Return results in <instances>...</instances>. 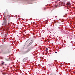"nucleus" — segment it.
Segmentation results:
<instances>
[{
	"mask_svg": "<svg viewBox=\"0 0 75 75\" xmlns=\"http://www.w3.org/2000/svg\"><path fill=\"white\" fill-rule=\"evenodd\" d=\"M23 62H25V61H26V60H25V59H24L23 60Z\"/></svg>",
	"mask_w": 75,
	"mask_h": 75,
	"instance_id": "4",
	"label": "nucleus"
},
{
	"mask_svg": "<svg viewBox=\"0 0 75 75\" xmlns=\"http://www.w3.org/2000/svg\"><path fill=\"white\" fill-rule=\"evenodd\" d=\"M55 53H56V54H57V52H55Z\"/></svg>",
	"mask_w": 75,
	"mask_h": 75,
	"instance_id": "11",
	"label": "nucleus"
},
{
	"mask_svg": "<svg viewBox=\"0 0 75 75\" xmlns=\"http://www.w3.org/2000/svg\"><path fill=\"white\" fill-rule=\"evenodd\" d=\"M29 51H30L29 50H28L26 51H25L23 52V54H27V53H28V52H29Z\"/></svg>",
	"mask_w": 75,
	"mask_h": 75,
	"instance_id": "2",
	"label": "nucleus"
},
{
	"mask_svg": "<svg viewBox=\"0 0 75 75\" xmlns=\"http://www.w3.org/2000/svg\"><path fill=\"white\" fill-rule=\"evenodd\" d=\"M67 4H68V5H70L69 3H68Z\"/></svg>",
	"mask_w": 75,
	"mask_h": 75,
	"instance_id": "9",
	"label": "nucleus"
},
{
	"mask_svg": "<svg viewBox=\"0 0 75 75\" xmlns=\"http://www.w3.org/2000/svg\"><path fill=\"white\" fill-rule=\"evenodd\" d=\"M4 62H3V63H2V65H4Z\"/></svg>",
	"mask_w": 75,
	"mask_h": 75,
	"instance_id": "7",
	"label": "nucleus"
},
{
	"mask_svg": "<svg viewBox=\"0 0 75 75\" xmlns=\"http://www.w3.org/2000/svg\"><path fill=\"white\" fill-rule=\"evenodd\" d=\"M4 21L3 23L2 24L3 26H4L5 25H8V23H7V19L4 18Z\"/></svg>",
	"mask_w": 75,
	"mask_h": 75,
	"instance_id": "1",
	"label": "nucleus"
},
{
	"mask_svg": "<svg viewBox=\"0 0 75 75\" xmlns=\"http://www.w3.org/2000/svg\"><path fill=\"white\" fill-rule=\"evenodd\" d=\"M61 5H62H62H63V6L64 5L62 4H62H61Z\"/></svg>",
	"mask_w": 75,
	"mask_h": 75,
	"instance_id": "8",
	"label": "nucleus"
},
{
	"mask_svg": "<svg viewBox=\"0 0 75 75\" xmlns=\"http://www.w3.org/2000/svg\"><path fill=\"white\" fill-rule=\"evenodd\" d=\"M47 50H46V51H47Z\"/></svg>",
	"mask_w": 75,
	"mask_h": 75,
	"instance_id": "12",
	"label": "nucleus"
},
{
	"mask_svg": "<svg viewBox=\"0 0 75 75\" xmlns=\"http://www.w3.org/2000/svg\"><path fill=\"white\" fill-rule=\"evenodd\" d=\"M46 50H48V49L47 48H46Z\"/></svg>",
	"mask_w": 75,
	"mask_h": 75,
	"instance_id": "10",
	"label": "nucleus"
},
{
	"mask_svg": "<svg viewBox=\"0 0 75 75\" xmlns=\"http://www.w3.org/2000/svg\"><path fill=\"white\" fill-rule=\"evenodd\" d=\"M26 60H27V59H28V57H26L24 58Z\"/></svg>",
	"mask_w": 75,
	"mask_h": 75,
	"instance_id": "5",
	"label": "nucleus"
},
{
	"mask_svg": "<svg viewBox=\"0 0 75 75\" xmlns=\"http://www.w3.org/2000/svg\"><path fill=\"white\" fill-rule=\"evenodd\" d=\"M31 42H30L29 44V45H31L34 42V40H32L31 41Z\"/></svg>",
	"mask_w": 75,
	"mask_h": 75,
	"instance_id": "3",
	"label": "nucleus"
},
{
	"mask_svg": "<svg viewBox=\"0 0 75 75\" xmlns=\"http://www.w3.org/2000/svg\"><path fill=\"white\" fill-rule=\"evenodd\" d=\"M7 53H6V52H5V53H3V54H6Z\"/></svg>",
	"mask_w": 75,
	"mask_h": 75,
	"instance_id": "6",
	"label": "nucleus"
}]
</instances>
